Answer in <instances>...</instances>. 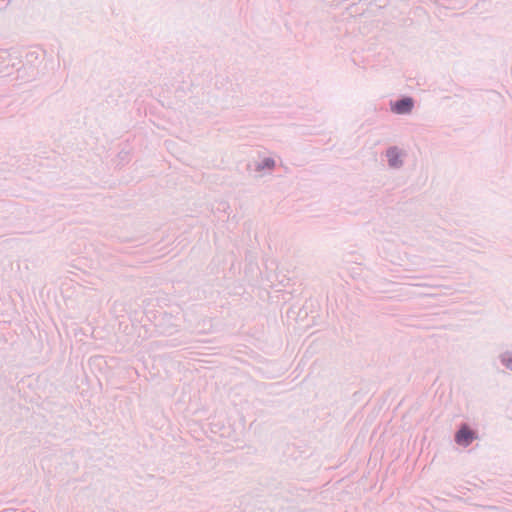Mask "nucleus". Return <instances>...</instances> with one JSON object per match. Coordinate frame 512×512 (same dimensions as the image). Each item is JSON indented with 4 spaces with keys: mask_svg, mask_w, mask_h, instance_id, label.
Returning <instances> with one entry per match:
<instances>
[{
    "mask_svg": "<svg viewBox=\"0 0 512 512\" xmlns=\"http://www.w3.org/2000/svg\"><path fill=\"white\" fill-rule=\"evenodd\" d=\"M475 439V433L463 425L455 435V441L461 446H468Z\"/></svg>",
    "mask_w": 512,
    "mask_h": 512,
    "instance_id": "f257e3e1",
    "label": "nucleus"
},
{
    "mask_svg": "<svg viewBox=\"0 0 512 512\" xmlns=\"http://www.w3.org/2000/svg\"><path fill=\"white\" fill-rule=\"evenodd\" d=\"M413 108V100L409 97L403 98L392 105V111L397 114L409 113Z\"/></svg>",
    "mask_w": 512,
    "mask_h": 512,
    "instance_id": "f03ea898",
    "label": "nucleus"
},
{
    "mask_svg": "<svg viewBox=\"0 0 512 512\" xmlns=\"http://www.w3.org/2000/svg\"><path fill=\"white\" fill-rule=\"evenodd\" d=\"M387 157H388V161H389L390 166L398 167L400 165V163H401V161H400L401 153L399 152V150L397 148L389 149L387 151Z\"/></svg>",
    "mask_w": 512,
    "mask_h": 512,
    "instance_id": "7ed1b4c3",
    "label": "nucleus"
},
{
    "mask_svg": "<svg viewBox=\"0 0 512 512\" xmlns=\"http://www.w3.org/2000/svg\"><path fill=\"white\" fill-rule=\"evenodd\" d=\"M503 362L507 368L512 370V357L511 356L504 357Z\"/></svg>",
    "mask_w": 512,
    "mask_h": 512,
    "instance_id": "20e7f679",
    "label": "nucleus"
}]
</instances>
